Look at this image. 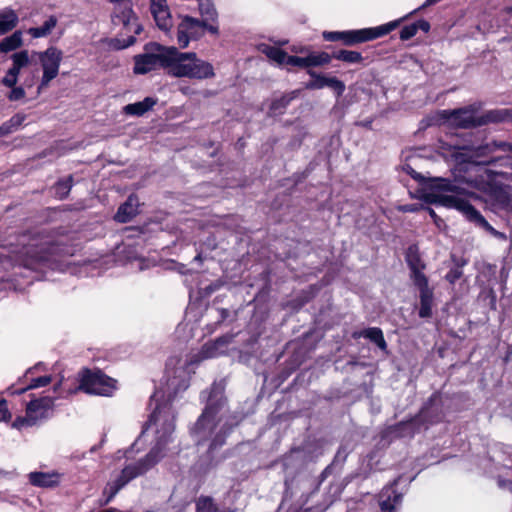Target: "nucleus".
<instances>
[{"mask_svg":"<svg viewBox=\"0 0 512 512\" xmlns=\"http://www.w3.org/2000/svg\"><path fill=\"white\" fill-rule=\"evenodd\" d=\"M61 475L57 472H31L29 481L32 485L44 488H52L60 483Z\"/></svg>","mask_w":512,"mask_h":512,"instance_id":"26","label":"nucleus"},{"mask_svg":"<svg viewBox=\"0 0 512 512\" xmlns=\"http://www.w3.org/2000/svg\"><path fill=\"white\" fill-rule=\"evenodd\" d=\"M32 54L37 56L43 70L41 82L38 87V93H40L42 89L46 88L49 83L58 76L63 59V52L57 47L50 46L45 51H34Z\"/></svg>","mask_w":512,"mask_h":512,"instance_id":"11","label":"nucleus"},{"mask_svg":"<svg viewBox=\"0 0 512 512\" xmlns=\"http://www.w3.org/2000/svg\"><path fill=\"white\" fill-rule=\"evenodd\" d=\"M401 210L403 212H415L418 210L417 206L415 204H406L401 207Z\"/></svg>","mask_w":512,"mask_h":512,"instance_id":"54","label":"nucleus"},{"mask_svg":"<svg viewBox=\"0 0 512 512\" xmlns=\"http://www.w3.org/2000/svg\"><path fill=\"white\" fill-rule=\"evenodd\" d=\"M487 181L484 183V190L489 193L491 198L502 207H506L511 202V195L507 189L496 182L497 177L508 179L510 172L504 170L486 169Z\"/></svg>","mask_w":512,"mask_h":512,"instance_id":"13","label":"nucleus"},{"mask_svg":"<svg viewBox=\"0 0 512 512\" xmlns=\"http://www.w3.org/2000/svg\"><path fill=\"white\" fill-rule=\"evenodd\" d=\"M205 31L213 35L219 34V27L216 24H209L192 16H184L177 27V43L180 48L188 47L191 40H199L204 36Z\"/></svg>","mask_w":512,"mask_h":512,"instance_id":"10","label":"nucleus"},{"mask_svg":"<svg viewBox=\"0 0 512 512\" xmlns=\"http://www.w3.org/2000/svg\"><path fill=\"white\" fill-rule=\"evenodd\" d=\"M440 1L441 0H426L423 6L424 7L425 6H431V5H434V4H436V3L440 2Z\"/></svg>","mask_w":512,"mask_h":512,"instance_id":"58","label":"nucleus"},{"mask_svg":"<svg viewBox=\"0 0 512 512\" xmlns=\"http://www.w3.org/2000/svg\"><path fill=\"white\" fill-rule=\"evenodd\" d=\"M196 512H220V509L212 497L200 496L196 500Z\"/></svg>","mask_w":512,"mask_h":512,"instance_id":"37","label":"nucleus"},{"mask_svg":"<svg viewBox=\"0 0 512 512\" xmlns=\"http://www.w3.org/2000/svg\"><path fill=\"white\" fill-rule=\"evenodd\" d=\"M53 405L54 399L51 397H43L30 401L26 407V416L17 418L13 422V427L22 429L27 426L35 425L38 421L48 417Z\"/></svg>","mask_w":512,"mask_h":512,"instance_id":"12","label":"nucleus"},{"mask_svg":"<svg viewBox=\"0 0 512 512\" xmlns=\"http://www.w3.org/2000/svg\"><path fill=\"white\" fill-rule=\"evenodd\" d=\"M335 60L342 61L347 64H362L364 57L361 52L347 49H337L332 51Z\"/></svg>","mask_w":512,"mask_h":512,"instance_id":"31","label":"nucleus"},{"mask_svg":"<svg viewBox=\"0 0 512 512\" xmlns=\"http://www.w3.org/2000/svg\"><path fill=\"white\" fill-rule=\"evenodd\" d=\"M473 156L478 163L493 166L494 170H504L512 175V144L505 141H492L477 146Z\"/></svg>","mask_w":512,"mask_h":512,"instance_id":"8","label":"nucleus"},{"mask_svg":"<svg viewBox=\"0 0 512 512\" xmlns=\"http://www.w3.org/2000/svg\"><path fill=\"white\" fill-rule=\"evenodd\" d=\"M8 72L12 73L13 75H15L16 77H19V74L21 72V68L18 67L16 64H14L12 62V66L11 68H9Z\"/></svg>","mask_w":512,"mask_h":512,"instance_id":"55","label":"nucleus"},{"mask_svg":"<svg viewBox=\"0 0 512 512\" xmlns=\"http://www.w3.org/2000/svg\"><path fill=\"white\" fill-rule=\"evenodd\" d=\"M417 34L416 25L414 23H411L409 25H405L400 30V39L402 41H407L413 38Z\"/></svg>","mask_w":512,"mask_h":512,"instance_id":"44","label":"nucleus"},{"mask_svg":"<svg viewBox=\"0 0 512 512\" xmlns=\"http://www.w3.org/2000/svg\"><path fill=\"white\" fill-rule=\"evenodd\" d=\"M61 383H62V380H60V381H59V383L54 387V390H55V391L59 388V386L61 385Z\"/></svg>","mask_w":512,"mask_h":512,"instance_id":"61","label":"nucleus"},{"mask_svg":"<svg viewBox=\"0 0 512 512\" xmlns=\"http://www.w3.org/2000/svg\"><path fill=\"white\" fill-rule=\"evenodd\" d=\"M157 104V98L146 97L143 101L126 105L123 110L127 115L142 116Z\"/></svg>","mask_w":512,"mask_h":512,"instance_id":"28","label":"nucleus"},{"mask_svg":"<svg viewBox=\"0 0 512 512\" xmlns=\"http://www.w3.org/2000/svg\"><path fill=\"white\" fill-rule=\"evenodd\" d=\"M52 381V378L51 376H41V377H38V378H35L31 381V383L25 387V388H22V389H19V390H16L15 393L17 394H22L24 393L25 391L27 390H30V389H35V388H39V387H43V386H46L48 385L50 382Z\"/></svg>","mask_w":512,"mask_h":512,"instance_id":"39","label":"nucleus"},{"mask_svg":"<svg viewBox=\"0 0 512 512\" xmlns=\"http://www.w3.org/2000/svg\"><path fill=\"white\" fill-rule=\"evenodd\" d=\"M134 265L140 271H143V270L149 269L151 267H155L157 265V261L156 260L145 259V258H139V259L135 260Z\"/></svg>","mask_w":512,"mask_h":512,"instance_id":"46","label":"nucleus"},{"mask_svg":"<svg viewBox=\"0 0 512 512\" xmlns=\"http://www.w3.org/2000/svg\"><path fill=\"white\" fill-rule=\"evenodd\" d=\"M440 397L438 392H434L424 403L418 413L424 410L423 416L417 421L418 427L426 424H436L442 421L443 414L441 410H433L432 405Z\"/></svg>","mask_w":512,"mask_h":512,"instance_id":"21","label":"nucleus"},{"mask_svg":"<svg viewBox=\"0 0 512 512\" xmlns=\"http://www.w3.org/2000/svg\"><path fill=\"white\" fill-rule=\"evenodd\" d=\"M414 25H416L417 32L419 30L423 31L424 33H428L430 31V23L425 19H419L414 22Z\"/></svg>","mask_w":512,"mask_h":512,"instance_id":"51","label":"nucleus"},{"mask_svg":"<svg viewBox=\"0 0 512 512\" xmlns=\"http://www.w3.org/2000/svg\"><path fill=\"white\" fill-rule=\"evenodd\" d=\"M405 18L406 17L399 18L377 27L343 31H324L322 38L328 42H341L343 46L353 47L388 35L398 28Z\"/></svg>","mask_w":512,"mask_h":512,"instance_id":"5","label":"nucleus"},{"mask_svg":"<svg viewBox=\"0 0 512 512\" xmlns=\"http://www.w3.org/2000/svg\"><path fill=\"white\" fill-rule=\"evenodd\" d=\"M11 60L14 64L22 69L30 63V54L27 50H22L14 53L11 56Z\"/></svg>","mask_w":512,"mask_h":512,"instance_id":"40","label":"nucleus"},{"mask_svg":"<svg viewBox=\"0 0 512 512\" xmlns=\"http://www.w3.org/2000/svg\"><path fill=\"white\" fill-rule=\"evenodd\" d=\"M426 203L441 205L446 208H454L461 212L465 218L475 226L482 228L493 236L498 235V231L490 225L485 217L464 197L447 195L444 193H425L423 196Z\"/></svg>","mask_w":512,"mask_h":512,"instance_id":"6","label":"nucleus"},{"mask_svg":"<svg viewBox=\"0 0 512 512\" xmlns=\"http://www.w3.org/2000/svg\"><path fill=\"white\" fill-rule=\"evenodd\" d=\"M139 208V200L135 195H130L127 200L120 205L114 219L119 223H127L131 221L137 214Z\"/></svg>","mask_w":512,"mask_h":512,"instance_id":"24","label":"nucleus"},{"mask_svg":"<svg viewBox=\"0 0 512 512\" xmlns=\"http://www.w3.org/2000/svg\"><path fill=\"white\" fill-rule=\"evenodd\" d=\"M71 187H72V178L68 177L66 180L59 181L57 183L56 193L61 198H64V197H66L68 195Z\"/></svg>","mask_w":512,"mask_h":512,"instance_id":"43","label":"nucleus"},{"mask_svg":"<svg viewBox=\"0 0 512 512\" xmlns=\"http://www.w3.org/2000/svg\"><path fill=\"white\" fill-rule=\"evenodd\" d=\"M12 90L9 92V94L7 95L8 99L10 101H17V100H20V99H23L25 97V90L20 87V86H14V87H11Z\"/></svg>","mask_w":512,"mask_h":512,"instance_id":"47","label":"nucleus"},{"mask_svg":"<svg viewBox=\"0 0 512 512\" xmlns=\"http://www.w3.org/2000/svg\"><path fill=\"white\" fill-rule=\"evenodd\" d=\"M346 452L344 450H342V448H339L337 453H336V456L334 458V461H336L338 458L342 457L343 458V461L346 459Z\"/></svg>","mask_w":512,"mask_h":512,"instance_id":"56","label":"nucleus"},{"mask_svg":"<svg viewBox=\"0 0 512 512\" xmlns=\"http://www.w3.org/2000/svg\"><path fill=\"white\" fill-rule=\"evenodd\" d=\"M218 313L219 318L217 319V324L223 323L230 316V311L226 308H219Z\"/></svg>","mask_w":512,"mask_h":512,"instance_id":"52","label":"nucleus"},{"mask_svg":"<svg viewBox=\"0 0 512 512\" xmlns=\"http://www.w3.org/2000/svg\"><path fill=\"white\" fill-rule=\"evenodd\" d=\"M451 261L453 262V267L445 275V280L454 285L463 276V267L467 265L468 260L452 254Z\"/></svg>","mask_w":512,"mask_h":512,"instance_id":"30","label":"nucleus"},{"mask_svg":"<svg viewBox=\"0 0 512 512\" xmlns=\"http://www.w3.org/2000/svg\"><path fill=\"white\" fill-rule=\"evenodd\" d=\"M179 363L180 359H169L165 365L167 380L165 386L162 387V418L165 416L164 423H162V443L167 441V437L175 430L176 416L174 413L166 411V406L171 404L178 394L184 392L189 386L184 367L175 366Z\"/></svg>","mask_w":512,"mask_h":512,"instance_id":"3","label":"nucleus"},{"mask_svg":"<svg viewBox=\"0 0 512 512\" xmlns=\"http://www.w3.org/2000/svg\"><path fill=\"white\" fill-rule=\"evenodd\" d=\"M25 120V115L23 114H16L10 118L9 121L2 124L0 127H6L7 134L11 133L14 129L18 128L22 125V123Z\"/></svg>","mask_w":512,"mask_h":512,"instance_id":"42","label":"nucleus"},{"mask_svg":"<svg viewBox=\"0 0 512 512\" xmlns=\"http://www.w3.org/2000/svg\"><path fill=\"white\" fill-rule=\"evenodd\" d=\"M476 112L477 108L474 105H468L458 109L443 110L441 117L460 129H472L490 123H501L509 117V112L506 109L489 110L480 116H477Z\"/></svg>","mask_w":512,"mask_h":512,"instance_id":"4","label":"nucleus"},{"mask_svg":"<svg viewBox=\"0 0 512 512\" xmlns=\"http://www.w3.org/2000/svg\"><path fill=\"white\" fill-rule=\"evenodd\" d=\"M259 49L269 60L277 63L279 66L285 65L288 54L285 50L268 44H261Z\"/></svg>","mask_w":512,"mask_h":512,"instance_id":"32","label":"nucleus"},{"mask_svg":"<svg viewBox=\"0 0 512 512\" xmlns=\"http://www.w3.org/2000/svg\"><path fill=\"white\" fill-rule=\"evenodd\" d=\"M23 247L17 252V260L28 269L37 270L48 265L54 253V245L49 237L35 236L26 242L21 241Z\"/></svg>","mask_w":512,"mask_h":512,"instance_id":"7","label":"nucleus"},{"mask_svg":"<svg viewBox=\"0 0 512 512\" xmlns=\"http://www.w3.org/2000/svg\"><path fill=\"white\" fill-rule=\"evenodd\" d=\"M215 420L210 419L209 416L202 418V413L195 422L191 429L192 436L197 438V443L202 444L209 439L214 429L216 428Z\"/></svg>","mask_w":512,"mask_h":512,"instance_id":"23","label":"nucleus"},{"mask_svg":"<svg viewBox=\"0 0 512 512\" xmlns=\"http://www.w3.org/2000/svg\"><path fill=\"white\" fill-rule=\"evenodd\" d=\"M17 82H18V77H16L15 75H13L12 73H10L8 71L2 80V83L9 88L16 86Z\"/></svg>","mask_w":512,"mask_h":512,"instance_id":"49","label":"nucleus"},{"mask_svg":"<svg viewBox=\"0 0 512 512\" xmlns=\"http://www.w3.org/2000/svg\"><path fill=\"white\" fill-rule=\"evenodd\" d=\"M484 300L488 301V306L491 310L497 309V295L493 288H489L482 293Z\"/></svg>","mask_w":512,"mask_h":512,"instance_id":"45","label":"nucleus"},{"mask_svg":"<svg viewBox=\"0 0 512 512\" xmlns=\"http://www.w3.org/2000/svg\"><path fill=\"white\" fill-rule=\"evenodd\" d=\"M220 512H236V510L235 509H231V508H226L223 511L220 510Z\"/></svg>","mask_w":512,"mask_h":512,"instance_id":"60","label":"nucleus"},{"mask_svg":"<svg viewBox=\"0 0 512 512\" xmlns=\"http://www.w3.org/2000/svg\"><path fill=\"white\" fill-rule=\"evenodd\" d=\"M162 68L175 77L204 80L215 76L211 63L198 58L195 52H180L173 46H162Z\"/></svg>","mask_w":512,"mask_h":512,"instance_id":"2","label":"nucleus"},{"mask_svg":"<svg viewBox=\"0 0 512 512\" xmlns=\"http://www.w3.org/2000/svg\"><path fill=\"white\" fill-rule=\"evenodd\" d=\"M199 11L203 17L202 21L217 25L218 13L215 6L211 2H200Z\"/></svg>","mask_w":512,"mask_h":512,"instance_id":"36","label":"nucleus"},{"mask_svg":"<svg viewBox=\"0 0 512 512\" xmlns=\"http://www.w3.org/2000/svg\"><path fill=\"white\" fill-rule=\"evenodd\" d=\"M405 261L411 271V279L414 284L429 281L423 273L426 264L422 261L417 244H411L405 251Z\"/></svg>","mask_w":512,"mask_h":512,"instance_id":"17","label":"nucleus"},{"mask_svg":"<svg viewBox=\"0 0 512 512\" xmlns=\"http://www.w3.org/2000/svg\"><path fill=\"white\" fill-rule=\"evenodd\" d=\"M149 407L152 409V412L142 430L141 438H146L149 434L154 435L156 441L155 446L147 454L145 459L127 465L116 479L107 483L104 490V493L108 495L107 501L111 500L128 482L142 475L158 462L160 448L158 446L159 438L157 434L159 432L160 399L157 397L156 392L150 398Z\"/></svg>","mask_w":512,"mask_h":512,"instance_id":"1","label":"nucleus"},{"mask_svg":"<svg viewBox=\"0 0 512 512\" xmlns=\"http://www.w3.org/2000/svg\"><path fill=\"white\" fill-rule=\"evenodd\" d=\"M396 485L397 482L394 481L381 490L378 499L379 512H397L396 507L402 503L403 495L397 491Z\"/></svg>","mask_w":512,"mask_h":512,"instance_id":"18","label":"nucleus"},{"mask_svg":"<svg viewBox=\"0 0 512 512\" xmlns=\"http://www.w3.org/2000/svg\"><path fill=\"white\" fill-rule=\"evenodd\" d=\"M307 74L311 77V79L305 83L307 90H320L324 87H329L333 90L337 98L341 97L346 90L345 83L335 76L328 77L311 69L307 70Z\"/></svg>","mask_w":512,"mask_h":512,"instance_id":"16","label":"nucleus"},{"mask_svg":"<svg viewBox=\"0 0 512 512\" xmlns=\"http://www.w3.org/2000/svg\"><path fill=\"white\" fill-rule=\"evenodd\" d=\"M18 22V15L13 9L5 8L0 10V35H4L13 30Z\"/></svg>","mask_w":512,"mask_h":512,"instance_id":"29","label":"nucleus"},{"mask_svg":"<svg viewBox=\"0 0 512 512\" xmlns=\"http://www.w3.org/2000/svg\"><path fill=\"white\" fill-rule=\"evenodd\" d=\"M424 410L421 413H417L408 420L400 421L394 425H391L388 430L391 434L398 438L413 437L416 432L420 430L417 421L423 416Z\"/></svg>","mask_w":512,"mask_h":512,"instance_id":"20","label":"nucleus"},{"mask_svg":"<svg viewBox=\"0 0 512 512\" xmlns=\"http://www.w3.org/2000/svg\"><path fill=\"white\" fill-rule=\"evenodd\" d=\"M352 336L354 339L361 337L369 339L380 350L387 351V342L384 338L382 329L379 327H369L360 331H355Z\"/></svg>","mask_w":512,"mask_h":512,"instance_id":"27","label":"nucleus"},{"mask_svg":"<svg viewBox=\"0 0 512 512\" xmlns=\"http://www.w3.org/2000/svg\"><path fill=\"white\" fill-rule=\"evenodd\" d=\"M403 171L416 180L427 193L456 192L457 187L445 178H427L413 169L410 164L403 166Z\"/></svg>","mask_w":512,"mask_h":512,"instance_id":"14","label":"nucleus"},{"mask_svg":"<svg viewBox=\"0 0 512 512\" xmlns=\"http://www.w3.org/2000/svg\"><path fill=\"white\" fill-rule=\"evenodd\" d=\"M238 423H239V420H235L234 423L226 422L221 427L219 432L216 433V435L212 438L210 445H209V450L213 451V450H216L217 448L221 447L225 443V438L227 437V435L232 431L234 426L238 425Z\"/></svg>","mask_w":512,"mask_h":512,"instance_id":"34","label":"nucleus"},{"mask_svg":"<svg viewBox=\"0 0 512 512\" xmlns=\"http://www.w3.org/2000/svg\"><path fill=\"white\" fill-rule=\"evenodd\" d=\"M10 416L6 401L0 400V422L8 420Z\"/></svg>","mask_w":512,"mask_h":512,"instance_id":"50","label":"nucleus"},{"mask_svg":"<svg viewBox=\"0 0 512 512\" xmlns=\"http://www.w3.org/2000/svg\"><path fill=\"white\" fill-rule=\"evenodd\" d=\"M151 1V13L154 17L157 26H160V0H150Z\"/></svg>","mask_w":512,"mask_h":512,"instance_id":"48","label":"nucleus"},{"mask_svg":"<svg viewBox=\"0 0 512 512\" xmlns=\"http://www.w3.org/2000/svg\"><path fill=\"white\" fill-rule=\"evenodd\" d=\"M23 44L22 32L20 30L15 31L8 37H5L0 42V52L8 53L20 48Z\"/></svg>","mask_w":512,"mask_h":512,"instance_id":"33","label":"nucleus"},{"mask_svg":"<svg viewBox=\"0 0 512 512\" xmlns=\"http://www.w3.org/2000/svg\"><path fill=\"white\" fill-rule=\"evenodd\" d=\"M7 135V129L6 127H0V137Z\"/></svg>","mask_w":512,"mask_h":512,"instance_id":"59","label":"nucleus"},{"mask_svg":"<svg viewBox=\"0 0 512 512\" xmlns=\"http://www.w3.org/2000/svg\"><path fill=\"white\" fill-rule=\"evenodd\" d=\"M79 383L78 390L100 396H111L117 388L116 380L100 370L83 369L79 373Z\"/></svg>","mask_w":512,"mask_h":512,"instance_id":"9","label":"nucleus"},{"mask_svg":"<svg viewBox=\"0 0 512 512\" xmlns=\"http://www.w3.org/2000/svg\"><path fill=\"white\" fill-rule=\"evenodd\" d=\"M332 59H334V56H332V52L328 53L322 51L319 53H311L308 55L309 68L327 65L331 62Z\"/></svg>","mask_w":512,"mask_h":512,"instance_id":"38","label":"nucleus"},{"mask_svg":"<svg viewBox=\"0 0 512 512\" xmlns=\"http://www.w3.org/2000/svg\"><path fill=\"white\" fill-rule=\"evenodd\" d=\"M57 25V18L50 16L41 27H31L27 30L33 38H42L48 36Z\"/></svg>","mask_w":512,"mask_h":512,"instance_id":"35","label":"nucleus"},{"mask_svg":"<svg viewBox=\"0 0 512 512\" xmlns=\"http://www.w3.org/2000/svg\"><path fill=\"white\" fill-rule=\"evenodd\" d=\"M427 210L429 211L430 216L434 219L435 223H437V221L440 220V218L437 216L435 211L429 207L427 208Z\"/></svg>","mask_w":512,"mask_h":512,"instance_id":"57","label":"nucleus"},{"mask_svg":"<svg viewBox=\"0 0 512 512\" xmlns=\"http://www.w3.org/2000/svg\"><path fill=\"white\" fill-rule=\"evenodd\" d=\"M285 65L295 66V67H299V68H309L308 56L299 57V56L287 54Z\"/></svg>","mask_w":512,"mask_h":512,"instance_id":"41","label":"nucleus"},{"mask_svg":"<svg viewBox=\"0 0 512 512\" xmlns=\"http://www.w3.org/2000/svg\"><path fill=\"white\" fill-rule=\"evenodd\" d=\"M300 94V90H293L283 94L281 97L273 99L269 105V116H280L286 112L287 107L290 103L296 99Z\"/></svg>","mask_w":512,"mask_h":512,"instance_id":"25","label":"nucleus"},{"mask_svg":"<svg viewBox=\"0 0 512 512\" xmlns=\"http://www.w3.org/2000/svg\"><path fill=\"white\" fill-rule=\"evenodd\" d=\"M160 63V44L149 43L144 48V53L134 56L135 74H146L154 70Z\"/></svg>","mask_w":512,"mask_h":512,"instance_id":"15","label":"nucleus"},{"mask_svg":"<svg viewBox=\"0 0 512 512\" xmlns=\"http://www.w3.org/2000/svg\"><path fill=\"white\" fill-rule=\"evenodd\" d=\"M419 290L418 316L422 319L431 318L434 306V291L429 287V281L414 284Z\"/></svg>","mask_w":512,"mask_h":512,"instance_id":"19","label":"nucleus"},{"mask_svg":"<svg viewBox=\"0 0 512 512\" xmlns=\"http://www.w3.org/2000/svg\"><path fill=\"white\" fill-rule=\"evenodd\" d=\"M229 340H230V339H229V337H228V336H220V337H218V338L215 340L214 344H215V345H219V346H223V345L228 344V343H229Z\"/></svg>","mask_w":512,"mask_h":512,"instance_id":"53","label":"nucleus"},{"mask_svg":"<svg viewBox=\"0 0 512 512\" xmlns=\"http://www.w3.org/2000/svg\"><path fill=\"white\" fill-rule=\"evenodd\" d=\"M227 402L226 397L221 391H218L215 387H212L207 399L206 406L202 410V418L209 416L210 419L215 420V417L223 409Z\"/></svg>","mask_w":512,"mask_h":512,"instance_id":"22","label":"nucleus"}]
</instances>
